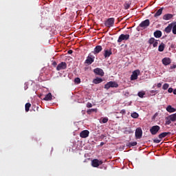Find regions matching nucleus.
Returning <instances> with one entry per match:
<instances>
[{
	"label": "nucleus",
	"mask_w": 176,
	"mask_h": 176,
	"mask_svg": "<svg viewBox=\"0 0 176 176\" xmlns=\"http://www.w3.org/2000/svg\"><path fill=\"white\" fill-rule=\"evenodd\" d=\"M111 87L118 88V87H119V84H118V82L116 81H110V82H107L104 85V89H106V90H109V89H111Z\"/></svg>",
	"instance_id": "nucleus-1"
},
{
	"label": "nucleus",
	"mask_w": 176,
	"mask_h": 176,
	"mask_svg": "<svg viewBox=\"0 0 176 176\" xmlns=\"http://www.w3.org/2000/svg\"><path fill=\"white\" fill-rule=\"evenodd\" d=\"M171 122H176V113L166 118L165 124H171Z\"/></svg>",
	"instance_id": "nucleus-2"
},
{
	"label": "nucleus",
	"mask_w": 176,
	"mask_h": 176,
	"mask_svg": "<svg viewBox=\"0 0 176 176\" xmlns=\"http://www.w3.org/2000/svg\"><path fill=\"white\" fill-rule=\"evenodd\" d=\"M113 24H115V18H109L104 23L105 27H108L109 28L113 27Z\"/></svg>",
	"instance_id": "nucleus-3"
},
{
	"label": "nucleus",
	"mask_w": 176,
	"mask_h": 176,
	"mask_svg": "<svg viewBox=\"0 0 176 176\" xmlns=\"http://www.w3.org/2000/svg\"><path fill=\"white\" fill-rule=\"evenodd\" d=\"M160 130V127L159 125H155L150 129V133L152 134V135H156V134L159 133Z\"/></svg>",
	"instance_id": "nucleus-4"
},
{
	"label": "nucleus",
	"mask_w": 176,
	"mask_h": 176,
	"mask_svg": "<svg viewBox=\"0 0 176 176\" xmlns=\"http://www.w3.org/2000/svg\"><path fill=\"white\" fill-rule=\"evenodd\" d=\"M128 39H130V34H122L118 37V43H120L121 42H123V41H128Z\"/></svg>",
	"instance_id": "nucleus-5"
},
{
	"label": "nucleus",
	"mask_w": 176,
	"mask_h": 176,
	"mask_svg": "<svg viewBox=\"0 0 176 176\" xmlns=\"http://www.w3.org/2000/svg\"><path fill=\"white\" fill-rule=\"evenodd\" d=\"M140 72L139 69L133 71L131 76V80H136V79H138V75H140Z\"/></svg>",
	"instance_id": "nucleus-6"
},
{
	"label": "nucleus",
	"mask_w": 176,
	"mask_h": 176,
	"mask_svg": "<svg viewBox=\"0 0 176 176\" xmlns=\"http://www.w3.org/2000/svg\"><path fill=\"white\" fill-rule=\"evenodd\" d=\"M151 24V21L149 19H146L139 25V27H141V28H147V27H149V25Z\"/></svg>",
	"instance_id": "nucleus-7"
},
{
	"label": "nucleus",
	"mask_w": 176,
	"mask_h": 176,
	"mask_svg": "<svg viewBox=\"0 0 176 176\" xmlns=\"http://www.w3.org/2000/svg\"><path fill=\"white\" fill-rule=\"evenodd\" d=\"M101 164H102V160L95 159V160H93L91 161L92 167H98V166H101Z\"/></svg>",
	"instance_id": "nucleus-8"
},
{
	"label": "nucleus",
	"mask_w": 176,
	"mask_h": 176,
	"mask_svg": "<svg viewBox=\"0 0 176 176\" xmlns=\"http://www.w3.org/2000/svg\"><path fill=\"white\" fill-rule=\"evenodd\" d=\"M62 69H67V63L65 62L59 63L56 67V71H61Z\"/></svg>",
	"instance_id": "nucleus-9"
},
{
	"label": "nucleus",
	"mask_w": 176,
	"mask_h": 176,
	"mask_svg": "<svg viewBox=\"0 0 176 176\" xmlns=\"http://www.w3.org/2000/svg\"><path fill=\"white\" fill-rule=\"evenodd\" d=\"M104 53L103 54V56L104 58H109V57H111L112 56V50L111 49H105L104 50Z\"/></svg>",
	"instance_id": "nucleus-10"
},
{
	"label": "nucleus",
	"mask_w": 176,
	"mask_h": 176,
	"mask_svg": "<svg viewBox=\"0 0 176 176\" xmlns=\"http://www.w3.org/2000/svg\"><path fill=\"white\" fill-rule=\"evenodd\" d=\"M135 137L138 140H140L142 137V129L141 128H138L135 130Z\"/></svg>",
	"instance_id": "nucleus-11"
},
{
	"label": "nucleus",
	"mask_w": 176,
	"mask_h": 176,
	"mask_svg": "<svg viewBox=\"0 0 176 176\" xmlns=\"http://www.w3.org/2000/svg\"><path fill=\"white\" fill-rule=\"evenodd\" d=\"M149 45H153V47H157V45H159V43H157V41L155 39V38H151L148 40Z\"/></svg>",
	"instance_id": "nucleus-12"
},
{
	"label": "nucleus",
	"mask_w": 176,
	"mask_h": 176,
	"mask_svg": "<svg viewBox=\"0 0 176 176\" xmlns=\"http://www.w3.org/2000/svg\"><path fill=\"white\" fill-rule=\"evenodd\" d=\"M89 134H90V132L88 130H84L80 132V137L81 138H87Z\"/></svg>",
	"instance_id": "nucleus-13"
},
{
	"label": "nucleus",
	"mask_w": 176,
	"mask_h": 176,
	"mask_svg": "<svg viewBox=\"0 0 176 176\" xmlns=\"http://www.w3.org/2000/svg\"><path fill=\"white\" fill-rule=\"evenodd\" d=\"M94 72L96 75H100V76H104V70H102V69H100V68L94 69Z\"/></svg>",
	"instance_id": "nucleus-14"
},
{
	"label": "nucleus",
	"mask_w": 176,
	"mask_h": 176,
	"mask_svg": "<svg viewBox=\"0 0 176 176\" xmlns=\"http://www.w3.org/2000/svg\"><path fill=\"white\" fill-rule=\"evenodd\" d=\"M102 51V46L101 45H97L94 50V54H98V53H100V52Z\"/></svg>",
	"instance_id": "nucleus-15"
},
{
	"label": "nucleus",
	"mask_w": 176,
	"mask_h": 176,
	"mask_svg": "<svg viewBox=\"0 0 176 176\" xmlns=\"http://www.w3.org/2000/svg\"><path fill=\"white\" fill-rule=\"evenodd\" d=\"M162 64L164 65H170L171 64V58H164L162 59Z\"/></svg>",
	"instance_id": "nucleus-16"
},
{
	"label": "nucleus",
	"mask_w": 176,
	"mask_h": 176,
	"mask_svg": "<svg viewBox=\"0 0 176 176\" xmlns=\"http://www.w3.org/2000/svg\"><path fill=\"white\" fill-rule=\"evenodd\" d=\"M85 63V64H88V65H90L91 64H93V63H94V58H92L91 56H87Z\"/></svg>",
	"instance_id": "nucleus-17"
},
{
	"label": "nucleus",
	"mask_w": 176,
	"mask_h": 176,
	"mask_svg": "<svg viewBox=\"0 0 176 176\" xmlns=\"http://www.w3.org/2000/svg\"><path fill=\"white\" fill-rule=\"evenodd\" d=\"M53 99V96L52 95V93H49L43 98L44 101H52Z\"/></svg>",
	"instance_id": "nucleus-18"
},
{
	"label": "nucleus",
	"mask_w": 176,
	"mask_h": 176,
	"mask_svg": "<svg viewBox=\"0 0 176 176\" xmlns=\"http://www.w3.org/2000/svg\"><path fill=\"white\" fill-rule=\"evenodd\" d=\"M170 134L171 132H163L158 135V138L162 140L163 138H165V137H167V135H170Z\"/></svg>",
	"instance_id": "nucleus-19"
},
{
	"label": "nucleus",
	"mask_w": 176,
	"mask_h": 176,
	"mask_svg": "<svg viewBox=\"0 0 176 176\" xmlns=\"http://www.w3.org/2000/svg\"><path fill=\"white\" fill-rule=\"evenodd\" d=\"M171 30H173V23L169 24L166 28H165V32L166 34H170L171 32Z\"/></svg>",
	"instance_id": "nucleus-20"
},
{
	"label": "nucleus",
	"mask_w": 176,
	"mask_h": 176,
	"mask_svg": "<svg viewBox=\"0 0 176 176\" xmlns=\"http://www.w3.org/2000/svg\"><path fill=\"white\" fill-rule=\"evenodd\" d=\"M166 111L168 112H170V113H172L173 112H175L176 109L174 107H171V105H168L166 108Z\"/></svg>",
	"instance_id": "nucleus-21"
},
{
	"label": "nucleus",
	"mask_w": 176,
	"mask_h": 176,
	"mask_svg": "<svg viewBox=\"0 0 176 176\" xmlns=\"http://www.w3.org/2000/svg\"><path fill=\"white\" fill-rule=\"evenodd\" d=\"M173 17L172 14H166L164 15L163 19L164 20H171V18Z\"/></svg>",
	"instance_id": "nucleus-22"
},
{
	"label": "nucleus",
	"mask_w": 176,
	"mask_h": 176,
	"mask_svg": "<svg viewBox=\"0 0 176 176\" xmlns=\"http://www.w3.org/2000/svg\"><path fill=\"white\" fill-rule=\"evenodd\" d=\"M155 38H161L162 37V31L157 30L154 32Z\"/></svg>",
	"instance_id": "nucleus-23"
},
{
	"label": "nucleus",
	"mask_w": 176,
	"mask_h": 176,
	"mask_svg": "<svg viewBox=\"0 0 176 176\" xmlns=\"http://www.w3.org/2000/svg\"><path fill=\"white\" fill-rule=\"evenodd\" d=\"M137 144V142H131L127 143L126 144V146H127L128 148H131V146H136Z\"/></svg>",
	"instance_id": "nucleus-24"
},
{
	"label": "nucleus",
	"mask_w": 176,
	"mask_h": 176,
	"mask_svg": "<svg viewBox=\"0 0 176 176\" xmlns=\"http://www.w3.org/2000/svg\"><path fill=\"white\" fill-rule=\"evenodd\" d=\"M163 13V8H160L154 14V17H159Z\"/></svg>",
	"instance_id": "nucleus-25"
},
{
	"label": "nucleus",
	"mask_w": 176,
	"mask_h": 176,
	"mask_svg": "<svg viewBox=\"0 0 176 176\" xmlns=\"http://www.w3.org/2000/svg\"><path fill=\"white\" fill-rule=\"evenodd\" d=\"M102 82V78H96L93 80V83H94L95 85H98V83H101Z\"/></svg>",
	"instance_id": "nucleus-26"
},
{
	"label": "nucleus",
	"mask_w": 176,
	"mask_h": 176,
	"mask_svg": "<svg viewBox=\"0 0 176 176\" xmlns=\"http://www.w3.org/2000/svg\"><path fill=\"white\" fill-rule=\"evenodd\" d=\"M166 45H164V43H162L159 47H158V51L159 52H163L164 50V47H165Z\"/></svg>",
	"instance_id": "nucleus-27"
},
{
	"label": "nucleus",
	"mask_w": 176,
	"mask_h": 176,
	"mask_svg": "<svg viewBox=\"0 0 176 176\" xmlns=\"http://www.w3.org/2000/svg\"><path fill=\"white\" fill-rule=\"evenodd\" d=\"M30 108H31V103L30 102L26 103L25 105V112H28V111H30Z\"/></svg>",
	"instance_id": "nucleus-28"
},
{
	"label": "nucleus",
	"mask_w": 176,
	"mask_h": 176,
	"mask_svg": "<svg viewBox=\"0 0 176 176\" xmlns=\"http://www.w3.org/2000/svg\"><path fill=\"white\" fill-rule=\"evenodd\" d=\"M138 97H140V98H144V96H145V92L142 91H139L138 93Z\"/></svg>",
	"instance_id": "nucleus-29"
},
{
	"label": "nucleus",
	"mask_w": 176,
	"mask_h": 176,
	"mask_svg": "<svg viewBox=\"0 0 176 176\" xmlns=\"http://www.w3.org/2000/svg\"><path fill=\"white\" fill-rule=\"evenodd\" d=\"M172 32L173 34H174V35H176V24L175 23H173Z\"/></svg>",
	"instance_id": "nucleus-30"
},
{
	"label": "nucleus",
	"mask_w": 176,
	"mask_h": 176,
	"mask_svg": "<svg viewBox=\"0 0 176 176\" xmlns=\"http://www.w3.org/2000/svg\"><path fill=\"white\" fill-rule=\"evenodd\" d=\"M131 118H133V119H137V118H138L139 115L138 113L134 112V113H131Z\"/></svg>",
	"instance_id": "nucleus-31"
},
{
	"label": "nucleus",
	"mask_w": 176,
	"mask_h": 176,
	"mask_svg": "<svg viewBox=\"0 0 176 176\" xmlns=\"http://www.w3.org/2000/svg\"><path fill=\"white\" fill-rule=\"evenodd\" d=\"M169 86L170 85H168V84H167V83L164 84V85L162 87L163 90H167V89H168Z\"/></svg>",
	"instance_id": "nucleus-32"
},
{
	"label": "nucleus",
	"mask_w": 176,
	"mask_h": 176,
	"mask_svg": "<svg viewBox=\"0 0 176 176\" xmlns=\"http://www.w3.org/2000/svg\"><path fill=\"white\" fill-rule=\"evenodd\" d=\"M124 9L127 10L129 8H130V4L129 3H125L124 5Z\"/></svg>",
	"instance_id": "nucleus-33"
},
{
	"label": "nucleus",
	"mask_w": 176,
	"mask_h": 176,
	"mask_svg": "<svg viewBox=\"0 0 176 176\" xmlns=\"http://www.w3.org/2000/svg\"><path fill=\"white\" fill-rule=\"evenodd\" d=\"M74 82H75V83H78V84L80 83V78H76L74 79Z\"/></svg>",
	"instance_id": "nucleus-34"
},
{
	"label": "nucleus",
	"mask_w": 176,
	"mask_h": 176,
	"mask_svg": "<svg viewBox=\"0 0 176 176\" xmlns=\"http://www.w3.org/2000/svg\"><path fill=\"white\" fill-rule=\"evenodd\" d=\"M108 122V118H104L102 120V123H107Z\"/></svg>",
	"instance_id": "nucleus-35"
},
{
	"label": "nucleus",
	"mask_w": 176,
	"mask_h": 176,
	"mask_svg": "<svg viewBox=\"0 0 176 176\" xmlns=\"http://www.w3.org/2000/svg\"><path fill=\"white\" fill-rule=\"evenodd\" d=\"M162 140H158V139H154L153 140V142L155 143V144H160V142H161Z\"/></svg>",
	"instance_id": "nucleus-36"
},
{
	"label": "nucleus",
	"mask_w": 176,
	"mask_h": 176,
	"mask_svg": "<svg viewBox=\"0 0 176 176\" xmlns=\"http://www.w3.org/2000/svg\"><path fill=\"white\" fill-rule=\"evenodd\" d=\"M93 107V104L90 102L87 103V108H91Z\"/></svg>",
	"instance_id": "nucleus-37"
},
{
	"label": "nucleus",
	"mask_w": 176,
	"mask_h": 176,
	"mask_svg": "<svg viewBox=\"0 0 176 176\" xmlns=\"http://www.w3.org/2000/svg\"><path fill=\"white\" fill-rule=\"evenodd\" d=\"M120 113H122V115H125L126 114V110H124V109L121 110Z\"/></svg>",
	"instance_id": "nucleus-38"
},
{
	"label": "nucleus",
	"mask_w": 176,
	"mask_h": 176,
	"mask_svg": "<svg viewBox=\"0 0 176 176\" xmlns=\"http://www.w3.org/2000/svg\"><path fill=\"white\" fill-rule=\"evenodd\" d=\"M24 89H25V90H27V89H28V83H27V82L25 83Z\"/></svg>",
	"instance_id": "nucleus-39"
},
{
	"label": "nucleus",
	"mask_w": 176,
	"mask_h": 176,
	"mask_svg": "<svg viewBox=\"0 0 176 176\" xmlns=\"http://www.w3.org/2000/svg\"><path fill=\"white\" fill-rule=\"evenodd\" d=\"M96 111L94 109H91L87 111V113H90V112H94Z\"/></svg>",
	"instance_id": "nucleus-40"
},
{
	"label": "nucleus",
	"mask_w": 176,
	"mask_h": 176,
	"mask_svg": "<svg viewBox=\"0 0 176 176\" xmlns=\"http://www.w3.org/2000/svg\"><path fill=\"white\" fill-rule=\"evenodd\" d=\"M175 68H176V65H172V66L170 67V69H175Z\"/></svg>",
	"instance_id": "nucleus-41"
},
{
	"label": "nucleus",
	"mask_w": 176,
	"mask_h": 176,
	"mask_svg": "<svg viewBox=\"0 0 176 176\" xmlns=\"http://www.w3.org/2000/svg\"><path fill=\"white\" fill-rule=\"evenodd\" d=\"M173 90H174V89H173V88H168V91L169 93H173Z\"/></svg>",
	"instance_id": "nucleus-42"
},
{
	"label": "nucleus",
	"mask_w": 176,
	"mask_h": 176,
	"mask_svg": "<svg viewBox=\"0 0 176 176\" xmlns=\"http://www.w3.org/2000/svg\"><path fill=\"white\" fill-rule=\"evenodd\" d=\"M68 54H72V53H74V51H72V50H69L68 52H67Z\"/></svg>",
	"instance_id": "nucleus-43"
},
{
	"label": "nucleus",
	"mask_w": 176,
	"mask_h": 176,
	"mask_svg": "<svg viewBox=\"0 0 176 176\" xmlns=\"http://www.w3.org/2000/svg\"><path fill=\"white\" fill-rule=\"evenodd\" d=\"M52 65L56 67V65H57V63L56 61L53 62Z\"/></svg>",
	"instance_id": "nucleus-44"
},
{
	"label": "nucleus",
	"mask_w": 176,
	"mask_h": 176,
	"mask_svg": "<svg viewBox=\"0 0 176 176\" xmlns=\"http://www.w3.org/2000/svg\"><path fill=\"white\" fill-rule=\"evenodd\" d=\"M157 87H159V88H160V87H162V83H158L157 85Z\"/></svg>",
	"instance_id": "nucleus-45"
},
{
	"label": "nucleus",
	"mask_w": 176,
	"mask_h": 176,
	"mask_svg": "<svg viewBox=\"0 0 176 176\" xmlns=\"http://www.w3.org/2000/svg\"><path fill=\"white\" fill-rule=\"evenodd\" d=\"M151 93H152V94H153L156 93V91L152 90V91H151Z\"/></svg>",
	"instance_id": "nucleus-46"
},
{
	"label": "nucleus",
	"mask_w": 176,
	"mask_h": 176,
	"mask_svg": "<svg viewBox=\"0 0 176 176\" xmlns=\"http://www.w3.org/2000/svg\"><path fill=\"white\" fill-rule=\"evenodd\" d=\"M173 94L176 95V89L173 90Z\"/></svg>",
	"instance_id": "nucleus-47"
},
{
	"label": "nucleus",
	"mask_w": 176,
	"mask_h": 176,
	"mask_svg": "<svg viewBox=\"0 0 176 176\" xmlns=\"http://www.w3.org/2000/svg\"><path fill=\"white\" fill-rule=\"evenodd\" d=\"M128 132H129V133H133V131H131V129H129V130L128 131Z\"/></svg>",
	"instance_id": "nucleus-48"
},
{
	"label": "nucleus",
	"mask_w": 176,
	"mask_h": 176,
	"mask_svg": "<svg viewBox=\"0 0 176 176\" xmlns=\"http://www.w3.org/2000/svg\"><path fill=\"white\" fill-rule=\"evenodd\" d=\"M104 137H105L104 135H101V138H104Z\"/></svg>",
	"instance_id": "nucleus-49"
},
{
	"label": "nucleus",
	"mask_w": 176,
	"mask_h": 176,
	"mask_svg": "<svg viewBox=\"0 0 176 176\" xmlns=\"http://www.w3.org/2000/svg\"><path fill=\"white\" fill-rule=\"evenodd\" d=\"M103 144H104V142H101V143H100V145H103Z\"/></svg>",
	"instance_id": "nucleus-50"
},
{
	"label": "nucleus",
	"mask_w": 176,
	"mask_h": 176,
	"mask_svg": "<svg viewBox=\"0 0 176 176\" xmlns=\"http://www.w3.org/2000/svg\"><path fill=\"white\" fill-rule=\"evenodd\" d=\"M175 126H176V123H175Z\"/></svg>",
	"instance_id": "nucleus-51"
}]
</instances>
